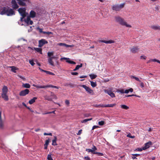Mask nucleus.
Wrapping results in <instances>:
<instances>
[{"label": "nucleus", "mask_w": 160, "mask_h": 160, "mask_svg": "<svg viewBox=\"0 0 160 160\" xmlns=\"http://www.w3.org/2000/svg\"><path fill=\"white\" fill-rule=\"evenodd\" d=\"M93 147L92 148V150H93V152H95L94 151L97 149V148L96 146L94 145H93Z\"/></svg>", "instance_id": "obj_50"}, {"label": "nucleus", "mask_w": 160, "mask_h": 160, "mask_svg": "<svg viewBox=\"0 0 160 160\" xmlns=\"http://www.w3.org/2000/svg\"><path fill=\"white\" fill-rule=\"evenodd\" d=\"M104 123H105V122L103 121H99L98 122V124L99 125H100V126L103 125L104 124Z\"/></svg>", "instance_id": "obj_46"}, {"label": "nucleus", "mask_w": 160, "mask_h": 160, "mask_svg": "<svg viewBox=\"0 0 160 160\" xmlns=\"http://www.w3.org/2000/svg\"><path fill=\"white\" fill-rule=\"evenodd\" d=\"M48 88H52L57 89H58L59 87L56 86L52 85H48Z\"/></svg>", "instance_id": "obj_40"}, {"label": "nucleus", "mask_w": 160, "mask_h": 160, "mask_svg": "<svg viewBox=\"0 0 160 160\" xmlns=\"http://www.w3.org/2000/svg\"><path fill=\"white\" fill-rule=\"evenodd\" d=\"M151 28L155 30H160V26H159L152 25L151 26Z\"/></svg>", "instance_id": "obj_24"}, {"label": "nucleus", "mask_w": 160, "mask_h": 160, "mask_svg": "<svg viewBox=\"0 0 160 160\" xmlns=\"http://www.w3.org/2000/svg\"><path fill=\"white\" fill-rule=\"evenodd\" d=\"M131 52L133 53H135L138 52L139 50V48L138 46H133L130 49Z\"/></svg>", "instance_id": "obj_12"}, {"label": "nucleus", "mask_w": 160, "mask_h": 160, "mask_svg": "<svg viewBox=\"0 0 160 160\" xmlns=\"http://www.w3.org/2000/svg\"><path fill=\"white\" fill-rule=\"evenodd\" d=\"M115 21L118 22L120 24L127 27L131 28L132 26L129 24H128L125 20L122 17L119 16H116L114 17Z\"/></svg>", "instance_id": "obj_2"}, {"label": "nucleus", "mask_w": 160, "mask_h": 160, "mask_svg": "<svg viewBox=\"0 0 160 160\" xmlns=\"http://www.w3.org/2000/svg\"><path fill=\"white\" fill-rule=\"evenodd\" d=\"M117 92H120L122 93H124V90L123 89H118Z\"/></svg>", "instance_id": "obj_48"}, {"label": "nucleus", "mask_w": 160, "mask_h": 160, "mask_svg": "<svg viewBox=\"0 0 160 160\" xmlns=\"http://www.w3.org/2000/svg\"><path fill=\"white\" fill-rule=\"evenodd\" d=\"M48 58L51 57L52 56H53L54 54V52H48Z\"/></svg>", "instance_id": "obj_34"}, {"label": "nucleus", "mask_w": 160, "mask_h": 160, "mask_svg": "<svg viewBox=\"0 0 160 160\" xmlns=\"http://www.w3.org/2000/svg\"><path fill=\"white\" fill-rule=\"evenodd\" d=\"M29 90L28 89H26L23 90L21 91L19 93L20 96H24L28 94L29 92Z\"/></svg>", "instance_id": "obj_9"}, {"label": "nucleus", "mask_w": 160, "mask_h": 160, "mask_svg": "<svg viewBox=\"0 0 160 160\" xmlns=\"http://www.w3.org/2000/svg\"><path fill=\"white\" fill-rule=\"evenodd\" d=\"M152 144V142L151 141L148 142L145 144V146L142 147V149L143 150H145L148 148L150 145Z\"/></svg>", "instance_id": "obj_16"}, {"label": "nucleus", "mask_w": 160, "mask_h": 160, "mask_svg": "<svg viewBox=\"0 0 160 160\" xmlns=\"http://www.w3.org/2000/svg\"><path fill=\"white\" fill-rule=\"evenodd\" d=\"M8 91V89L7 87L6 86H4L2 89V93L1 94V96L5 101H8V96L7 95Z\"/></svg>", "instance_id": "obj_3"}, {"label": "nucleus", "mask_w": 160, "mask_h": 160, "mask_svg": "<svg viewBox=\"0 0 160 160\" xmlns=\"http://www.w3.org/2000/svg\"><path fill=\"white\" fill-rule=\"evenodd\" d=\"M18 76L21 79H22L23 80H25V78L22 76H21L19 75H18Z\"/></svg>", "instance_id": "obj_61"}, {"label": "nucleus", "mask_w": 160, "mask_h": 160, "mask_svg": "<svg viewBox=\"0 0 160 160\" xmlns=\"http://www.w3.org/2000/svg\"><path fill=\"white\" fill-rule=\"evenodd\" d=\"M18 4L21 6H26V2L28 1V0H17Z\"/></svg>", "instance_id": "obj_11"}, {"label": "nucleus", "mask_w": 160, "mask_h": 160, "mask_svg": "<svg viewBox=\"0 0 160 160\" xmlns=\"http://www.w3.org/2000/svg\"><path fill=\"white\" fill-rule=\"evenodd\" d=\"M133 91V89L132 88H130L129 89L126 90L124 91V93H128L129 92H132Z\"/></svg>", "instance_id": "obj_32"}, {"label": "nucleus", "mask_w": 160, "mask_h": 160, "mask_svg": "<svg viewBox=\"0 0 160 160\" xmlns=\"http://www.w3.org/2000/svg\"><path fill=\"white\" fill-rule=\"evenodd\" d=\"M99 128V127L98 126H96V125L93 126L92 128V130H93L94 129H95L96 128Z\"/></svg>", "instance_id": "obj_54"}, {"label": "nucleus", "mask_w": 160, "mask_h": 160, "mask_svg": "<svg viewBox=\"0 0 160 160\" xmlns=\"http://www.w3.org/2000/svg\"><path fill=\"white\" fill-rule=\"evenodd\" d=\"M86 151L87 152H91L92 153H93V152H93V150H92V149L88 148V149H86Z\"/></svg>", "instance_id": "obj_44"}, {"label": "nucleus", "mask_w": 160, "mask_h": 160, "mask_svg": "<svg viewBox=\"0 0 160 160\" xmlns=\"http://www.w3.org/2000/svg\"><path fill=\"white\" fill-rule=\"evenodd\" d=\"M38 47H42L44 44H47L48 43V41L45 39H42L39 41Z\"/></svg>", "instance_id": "obj_10"}, {"label": "nucleus", "mask_w": 160, "mask_h": 160, "mask_svg": "<svg viewBox=\"0 0 160 160\" xmlns=\"http://www.w3.org/2000/svg\"><path fill=\"white\" fill-rule=\"evenodd\" d=\"M24 21L27 25H32L33 23V22L31 20L30 17H27L26 19H24Z\"/></svg>", "instance_id": "obj_14"}, {"label": "nucleus", "mask_w": 160, "mask_h": 160, "mask_svg": "<svg viewBox=\"0 0 160 160\" xmlns=\"http://www.w3.org/2000/svg\"><path fill=\"white\" fill-rule=\"evenodd\" d=\"M22 87L24 88H30V85L28 83L23 84Z\"/></svg>", "instance_id": "obj_28"}, {"label": "nucleus", "mask_w": 160, "mask_h": 160, "mask_svg": "<svg viewBox=\"0 0 160 160\" xmlns=\"http://www.w3.org/2000/svg\"><path fill=\"white\" fill-rule=\"evenodd\" d=\"M120 107L122 108L125 110H128L129 109V107L128 106L125 105H121Z\"/></svg>", "instance_id": "obj_29"}, {"label": "nucleus", "mask_w": 160, "mask_h": 160, "mask_svg": "<svg viewBox=\"0 0 160 160\" xmlns=\"http://www.w3.org/2000/svg\"><path fill=\"white\" fill-rule=\"evenodd\" d=\"M43 34H48V35H49L50 34H53V33L52 32H43Z\"/></svg>", "instance_id": "obj_51"}, {"label": "nucleus", "mask_w": 160, "mask_h": 160, "mask_svg": "<svg viewBox=\"0 0 160 160\" xmlns=\"http://www.w3.org/2000/svg\"><path fill=\"white\" fill-rule=\"evenodd\" d=\"M91 85L93 88H94L97 86V84L96 82H94L93 81H90Z\"/></svg>", "instance_id": "obj_33"}, {"label": "nucleus", "mask_w": 160, "mask_h": 160, "mask_svg": "<svg viewBox=\"0 0 160 160\" xmlns=\"http://www.w3.org/2000/svg\"><path fill=\"white\" fill-rule=\"evenodd\" d=\"M71 74L73 75H77L78 74V73L77 72H72Z\"/></svg>", "instance_id": "obj_59"}, {"label": "nucleus", "mask_w": 160, "mask_h": 160, "mask_svg": "<svg viewBox=\"0 0 160 160\" xmlns=\"http://www.w3.org/2000/svg\"><path fill=\"white\" fill-rule=\"evenodd\" d=\"M10 68H11V71L14 73H16V70L18 69V68L14 66L10 67Z\"/></svg>", "instance_id": "obj_25"}, {"label": "nucleus", "mask_w": 160, "mask_h": 160, "mask_svg": "<svg viewBox=\"0 0 160 160\" xmlns=\"http://www.w3.org/2000/svg\"><path fill=\"white\" fill-rule=\"evenodd\" d=\"M22 17L20 18V21L21 22L23 21V19L25 17H26V16H22Z\"/></svg>", "instance_id": "obj_64"}, {"label": "nucleus", "mask_w": 160, "mask_h": 160, "mask_svg": "<svg viewBox=\"0 0 160 160\" xmlns=\"http://www.w3.org/2000/svg\"><path fill=\"white\" fill-rule=\"evenodd\" d=\"M152 128H150L148 129H146L145 130L146 131H148L149 132H151L152 131Z\"/></svg>", "instance_id": "obj_53"}, {"label": "nucleus", "mask_w": 160, "mask_h": 160, "mask_svg": "<svg viewBox=\"0 0 160 160\" xmlns=\"http://www.w3.org/2000/svg\"><path fill=\"white\" fill-rule=\"evenodd\" d=\"M36 12L33 10H31L30 12L29 16H28V17H30V18H33L36 17Z\"/></svg>", "instance_id": "obj_17"}, {"label": "nucleus", "mask_w": 160, "mask_h": 160, "mask_svg": "<svg viewBox=\"0 0 160 160\" xmlns=\"http://www.w3.org/2000/svg\"><path fill=\"white\" fill-rule=\"evenodd\" d=\"M44 135H49V136H52V133H47L46 132H45L44 133Z\"/></svg>", "instance_id": "obj_52"}, {"label": "nucleus", "mask_w": 160, "mask_h": 160, "mask_svg": "<svg viewBox=\"0 0 160 160\" xmlns=\"http://www.w3.org/2000/svg\"><path fill=\"white\" fill-rule=\"evenodd\" d=\"M57 45L60 46H64L66 48L72 47V46H71V45H68L65 43H58L57 44Z\"/></svg>", "instance_id": "obj_19"}, {"label": "nucleus", "mask_w": 160, "mask_h": 160, "mask_svg": "<svg viewBox=\"0 0 160 160\" xmlns=\"http://www.w3.org/2000/svg\"><path fill=\"white\" fill-rule=\"evenodd\" d=\"M82 66V63H81L80 65H77L75 68L73 70L74 71H76L78 70L80 68H81Z\"/></svg>", "instance_id": "obj_30"}, {"label": "nucleus", "mask_w": 160, "mask_h": 160, "mask_svg": "<svg viewBox=\"0 0 160 160\" xmlns=\"http://www.w3.org/2000/svg\"><path fill=\"white\" fill-rule=\"evenodd\" d=\"M89 76L92 79L95 78L97 77V76L96 75L93 74H91Z\"/></svg>", "instance_id": "obj_36"}, {"label": "nucleus", "mask_w": 160, "mask_h": 160, "mask_svg": "<svg viewBox=\"0 0 160 160\" xmlns=\"http://www.w3.org/2000/svg\"><path fill=\"white\" fill-rule=\"evenodd\" d=\"M131 78H134V79H135L137 81H139L140 82H141V81L139 80V79L138 78H137V77L132 76H131Z\"/></svg>", "instance_id": "obj_47"}, {"label": "nucleus", "mask_w": 160, "mask_h": 160, "mask_svg": "<svg viewBox=\"0 0 160 160\" xmlns=\"http://www.w3.org/2000/svg\"><path fill=\"white\" fill-rule=\"evenodd\" d=\"M33 86L37 88H48V85L46 86H39L33 84Z\"/></svg>", "instance_id": "obj_18"}, {"label": "nucleus", "mask_w": 160, "mask_h": 160, "mask_svg": "<svg viewBox=\"0 0 160 160\" xmlns=\"http://www.w3.org/2000/svg\"><path fill=\"white\" fill-rule=\"evenodd\" d=\"M50 97H52L51 98L52 99H57V96H56V95L54 94V93L52 92H50Z\"/></svg>", "instance_id": "obj_31"}, {"label": "nucleus", "mask_w": 160, "mask_h": 160, "mask_svg": "<svg viewBox=\"0 0 160 160\" xmlns=\"http://www.w3.org/2000/svg\"><path fill=\"white\" fill-rule=\"evenodd\" d=\"M57 58L55 56H52L51 57L48 58V62L49 64L52 66H54V62L52 61V59H57Z\"/></svg>", "instance_id": "obj_7"}, {"label": "nucleus", "mask_w": 160, "mask_h": 160, "mask_svg": "<svg viewBox=\"0 0 160 160\" xmlns=\"http://www.w3.org/2000/svg\"><path fill=\"white\" fill-rule=\"evenodd\" d=\"M116 105L115 103L109 104V107H112Z\"/></svg>", "instance_id": "obj_58"}, {"label": "nucleus", "mask_w": 160, "mask_h": 160, "mask_svg": "<svg viewBox=\"0 0 160 160\" xmlns=\"http://www.w3.org/2000/svg\"><path fill=\"white\" fill-rule=\"evenodd\" d=\"M82 87L84 88L86 91L89 94L92 95L94 94L93 90L91 89L88 87L86 85H82L81 86Z\"/></svg>", "instance_id": "obj_5"}, {"label": "nucleus", "mask_w": 160, "mask_h": 160, "mask_svg": "<svg viewBox=\"0 0 160 160\" xmlns=\"http://www.w3.org/2000/svg\"><path fill=\"white\" fill-rule=\"evenodd\" d=\"M57 138L56 136L54 137V139L52 140V145L53 146H56L57 145Z\"/></svg>", "instance_id": "obj_22"}, {"label": "nucleus", "mask_w": 160, "mask_h": 160, "mask_svg": "<svg viewBox=\"0 0 160 160\" xmlns=\"http://www.w3.org/2000/svg\"><path fill=\"white\" fill-rule=\"evenodd\" d=\"M26 10L25 8H20L18 10V12L21 16H26Z\"/></svg>", "instance_id": "obj_8"}, {"label": "nucleus", "mask_w": 160, "mask_h": 160, "mask_svg": "<svg viewBox=\"0 0 160 160\" xmlns=\"http://www.w3.org/2000/svg\"><path fill=\"white\" fill-rule=\"evenodd\" d=\"M36 29L37 30H38L39 31V32L41 33H43V32H45L44 31H42V28H41L39 27H38V28H37Z\"/></svg>", "instance_id": "obj_38"}, {"label": "nucleus", "mask_w": 160, "mask_h": 160, "mask_svg": "<svg viewBox=\"0 0 160 160\" xmlns=\"http://www.w3.org/2000/svg\"><path fill=\"white\" fill-rule=\"evenodd\" d=\"M143 150L142 148H137L136 149V150L138 151H141Z\"/></svg>", "instance_id": "obj_63"}, {"label": "nucleus", "mask_w": 160, "mask_h": 160, "mask_svg": "<svg viewBox=\"0 0 160 160\" xmlns=\"http://www.w3.org/2000/svg\"><path fill=\"white\" fill-rule=\"evenodd\" d=\"M127 136L128 137H129L131 138H135V136H132L131 134L130 133L127 135Z\"/></svg>", "instance_id": "obj_41"}, {"label": "nucleus", "mask_w": 160, "mask_h": 160, "mask_svg": "<svg viewBox=\"0 0 160 160\" xmlns=\"http://www.w3.org/2000/svg\"><path fill=\"white\" fill-rule=\"evenodd\" d=\"M69 59V58H66L64 57V58H61L60 59V60H68Z\"/></svg>", "instance_id": "obj_60"}, {"label": "nucleus", "mask_w": 160, "mask_h": 160, "mask_svg": "<svg viewBox=\"0 0 160 160\" xmlns=\"http://www.w3.org/2000/svg\"><path fill=\"white\" fill-rule=\"evenodd\" d=\"M66 62L70 64H75L76 63L75 62H74L72 60H69V59L68 60H66Z\"/></svg>", "instance_id": "obj_37"}, {"label": "nucleus", "mask_w": 160, "mask_h": 160, "mask_svg": "<svg viewBox=\"0 0 160 160\" xmlns=\"http://www.w3.org/2000/svg\"><path fill=\"white\" fill-rule=\"evenodd\" d=\"M11 7L12 10H16L18 8L19 6L15 0H12L11 2ZM13 11L14 10H13Z\"/></svg>", "instance_id": "obj_6"}, {"label": "nucleus", "mask_w": 160, "mask_h": 160, "mask_svg": "<svg viewBox=\"0 0 160 160\" xmlns=\"http://www.w3.org/2000/svg\"><path fill=\"white\" fill-rule=\"evenodd\" d=\"M140 86L141 88H143L144 87V83L143 82H141L140 83Z\"/></svg>", "instance_id": "obj_62"}, {"label": "nucleus", "mask_w": 160, "mask_h": 160, "mask_svg": "<svg viewBox=\"0 0 160 160\" xmlns=\"http://www.w3.org/2000/svg\"><path fill=\"white\" fill-rule=\"evenodd\" d=\"M15 12L12 8L8 7H2L0 6V14L2 15L4 14L8 16H12L15 15Z\"/></svg>", "instance_id": "obj_1"}, {"label": "nucleus", "mask_w": 160, "mask_h": 160, "mask_svg": "<svg viewBox=\"0 0 160 160\" xmlns=\"http://www.w3.org/2000/svg\"><path fill=\"white\" fill-rule=\"evenodd\" d=\"M84 158L85 160H91L90 158L88 156L85 157Z\"/></svg>", "instance_id": "obj_56"}, {"label": "nucleus", "mask_w": 160, "mask_h": 160, "mask_svg": "<svg viewBox=\"0 0 160 160\" xmlns=\"http://www.w3.org/2000/svg\"><path fill=\"white\" fill-rule=\"evenodd\" d=\"M29 62L30 64L32 66H34L35 64V63L34 62L33 60H31L29 61Z\"/></svg>", "instance_id": "obj_49"}, {"label": "nucleus", "mask_w": 160, "mask_h": 160, "mask_svg": "<svg viewBox=\"0 0 160 160\" xmlns=\"http://www.w3.org/2000/svg\"><path fill=\"white\" fill-rule=\"evenodd\" d=\"M157 62L160 64V61H159L158 59H151L147 62V63H149L150 62Z\"/></svg>", "instance_id": "obj_20"}, {"label": "nucleus", "mask_w": 160, "mask_h": 160, "mask_svg": "<svg viewBox=\"0 0 160 160\" xmlns=\"http://www.w3.org/2000/svg\"><path fill=\"white\" fill-rule=\"evenodd\" d=\"M92 118H88V119H85L83 120L82 121H81V122L82 123H85L88 121L92 120Z\"/></svg>", "instance_id": "obj_35"}, {"label": "nucleus", "mask_w": 160, "mask_h": 160, "mask_svg": "<svg viewBox=\"0 0 160 160\" xmlns=\"http://www.w3.org/2000/svg\"><path fill=\"white\" fill-rule=\"evenodd\" d=\"M47 159L48 160H53L51 154H48L47 156Z\"/></svg>", "instance_id": "obj_45"}, {"label": "nucleus", "mask_w": 160, "mask_h": 160, "mask_svg": "<svg viewBox=\"0 0 160 160\" xmlns=\"http://www.w3.org/2000/svg\"><path fill=\"white\" fill-rule=\"evenodd\" d=\"M36 97H34L32 99L29 101V103L30 104H32L35 102V100L37 99Z\"/></svg>", "instance_id": "obj_23"}, {"label": "nucleus", "mask_w": 160, "mask_h": 160, "mask_svg": "<svg viewBox=\"0 0 160 160\" xmlns=\"http://www.w3.org/2000/svg\"><path fill=\"white\" fill-rule=\"evenodd\" d=\"M124 3H123L120 5H113L112 6V9L113 10L115 11H120L121 8L124 7Z\"/></svg>", "instance_id": "obj_4"}, {"label": "nucleus", "mask_w": 160, "mask_h": 160, "mask_svg": "<svg viewBox=\"0 0 160 160\" xmlns=\"http://www.w3.org/2000/svg\"><path fill=\"white\" fill-rule=\"evenodd\" d=\"M99 42H104L105 43H113L115 42L113 40H110L108 41H105V40H98Z\"/></svg>", "instance_id": "obj_15"}, {"label": "nucleus", "mask_w": 160, "mask_h": 160, "mask_svg": "<svg viewBox=\"0 0 160 160\" xmlns=\"http://www.w3.org/2000/svg\"><path fill=\"white\" fill-rule=\"evenodd\" d=\"M0 127L1 128H2L3 127V124L2 122L1 121V113H0Z\"/></svg>", "instance_id": "obj_43"}, {"label": "nucleus", "mask_w": 160, "mask_h": 160, "mask_svg": "<svg viewBox=\"0 0 160 160\" xmlns=\"http://www.w3.org/2000/svg\"><path fill=\"white\" fill-rule=\"evenodd\" d=\"M49 139H48V140H46L45 143L44 144V149H47L48 146L49 144Z\"/></svg>", "instance_id": "obj_21"}, {"label": "nucleus", "mask_w": 160, "mask_h": 160, "mask_svg": "<svg viewBox=\"0 0 160 160\" xmlns=\"http://www.w3.org/2000/svg\"><path fill=\"white\" fill-rule=\"evenodd\" d=\"M140 58L141 59H144V60H145L146 59L147 57L145 56L142 55L140 56Z\"/></svg>", "instance_id": "obj_55"}, {"label": "nucleus", "mask_w": 160, "mask_h": 160, "mask_svg": "<svg viewBox=\"0 0 160 160\" xmlns=\"http://www.w3.org/2000/svg\"><path fill=\"white\" fill-rule=\"evenodd\" d=\"M82 129H80V130L78 133H77V134L78 135H80L82 133Z\"/></svg>", "instance_id": "obj_57"}, {"label": "nucleus", "mask_w": 160, "mask_h": 160, "mask_svg": "<svg viewBox=\"0 0 160 160\" xmlns=\"http://www.w3.org/2000/svg\"><path fill=\"white\" fill-rule=\"evenodd\" d=\"M45 72H46V74H47L51 75H55L54 73H52V72H50V71H48L45 70Z\"/></svg>", "instance_id": "obj_42"}, {"label": "nucleus", "mask_w": 160, "mask_h": 160, "mask_svg": "<svg viewBox=\"0 0 160 160\" xmlns=\"http://www.w3.org/2000/svg\"><path fill=\"white\" fill-rule=\"evenodd\" d=\"M104 92L106 93H107L112 98H114L115 97L114 93H113L111 90H104Z\"/></svg>", "instance_id": "obj_13"}, {"label": "nucleus", "mask_w": 160, "mask_h": 160, "mask_svg": "<svg viewBox=\"0 0 160 160\" xmlns=\"http://www.w3.org/2000/svg\"><path fill=\"white\" fill-rule=\"evenodd\" d=\"M93 154H97L98 156H102L103 155V153L99 152H93Z\"/></svg>", "instance_id": "obj_39"}, {"label": "nucleus", "mask_w": 160, "mask_h": 160, "mask_svg": "<svg viewBox=\"0 0 160 160\" xmlns=\"http://www.w3.org/2000/svg\"><path fill=\"white\" fill-rule=\"evenodd\" d=\"M44 98L45 100L48 101H52V98L50 96L48 95L44 96Z\"/></svg>", "instance_id": "obj_27"}, {"label": "nucleus", "mask_w": 160, "mask_h": 160, "mask_svg": "<svg viewBox=\"0 0 160 160\" xmlns=\"http://www.w3.org/2000/svg\"><path fill=\"white\" fill-rule=\"evenodd\" d=\"M34 49L37 52L40 53L41 54H42V49L40 48H34Z\"/></svg>", "instance_id": "obj_26"}]
</instances>
